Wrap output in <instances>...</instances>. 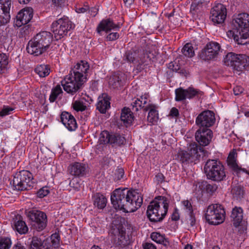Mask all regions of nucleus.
<instances>
[{"label":"nucleus","instance_id":"c756f323","mask_svg":"<svg viewBox=\"0 0 249 249\" xmlns=\"http://www.w3.org/2000/svg\"><path fill=\"white\" fill-rule=\"evenodd\" d=\"M227 161L228 164L230 168L235 173L237 176H239L241 172H247L245 169L242 168L238 165L236 162V160L234 158V154L233 153H230Z\"/></svg>","mask_w":249,"mask_h":249},{"label":"nucleus","instance_id":"09e8293b","mask_svg":"<svg viewBox=\"0 0 249 249\" xmlns=\"http://www.w3.org/2000/svg\"><path fill=\"white\" fill-rule=\"evenodd\" d=\"M181 203L187 214L194 212L193 206L190 201L188 200H185L182 201Z\"/></svg>","mask_w":249,"mask_h":249},{"label":"nucleus","instance_id":"f8f14e48","mask_svg":"<svg viewBox=\"0 0 249 249\" xmlns=\"http://www.w3.org/2000/svg\"><path fill=\"white\" fill-rule=\"evenodd\" d=\"M99 140L101 143L109 144L114 147L121 146L125 142V139L123 135L118 133L109 132L107 130L101 133Z\"/></svg>","mask_w":249,"mask_h":249},{"label":"nucleus","instance_id":"3c124183","mask_svg":"<svg viewBox=\"0 0 249 249\" xmlns=\"http://www.w3.org/2000/svg\"><path fill=\"white\" fill-rule=\"evenodd\" d=\"M205 190L206 192L211 195L214 193L218 188L217 185L214 183L208 184L207 182H205Z\"/></svg>","mask_w":249,"mask_h":249},{"label":"nucleus","instance_id":"39448f33","mask_svg":"<svg viewBox=\"0 0 249 249\" xmlns=\"http://www.w3.org/2000/svg\"><path fill=\"white\" fill-rule=\"evenodd\" d=\"M224 64L231 68L233 72L239 75L249 65V57L244 54L228 53L224 58Z\"/></svg>","mask_w":249,"mask_h":249},{"label":"nucleus","instance_id":"052dcab7","mask_svg":"<svg viewBox=\"0 0 249 249\" xmlns=\"http://www.w3.org/2000/svg\"><path fill=\"white\" fill-rule=\"evenodd\" d=\"M143 249H157L156 247L152 243L145 242L142 244Z\"/></svg>","mask_w":249,"mask_h":249},{"label":"nucleus","instance_id":"bb28decb","mask_svg":"<svg viewBox=\"0 0 249 249\" xmlns=\"http://www.w3.org/2000/svg\"><path fill=\"white\" fill-rule=\"evenodd\" d=\"M120 28V25L114 23L112 20L105 19L102 20L99 24L97 28V31L98 33L100 34L101 31L108 32L111 30L115 31L119 30Z\"/></svg>","mask_w":249,"mask_h":249},{"label":"nucleus","instance_id":"20e7f679","mask_svg":"<svg viewBox=\"0 0 249 249\" xmlns=\"http://www.w3.org/2000/svg\"><path fill=\"white\" fill-rule=\"evenodd\" d=\"M169 201L164 196H158L152 200L147 207V216L153 222L161 221L166 216Z\"/></svg>","mask_w":249,"mask_h":249},{"label":"nucleus","instance_id":"7ed1b4c3","mask_svg":"<svg viewBox=\"0 0 249 249\" xmlns=\"http://www.w3.org/2000/svg\"><path fill=\"white\" fill-rule=\"evenodd\" d=\"M53 40V35L51 33L41 31L28 42L26 50L31 54L38 56L50 48Z\"/></svg>","mask_w":249,"mask_h":249},{"label":"nucleus","instance_id":"864d4df0","mask_svg":"<svg viewBox=\"0 0 249 249\" xmlns=\"http://www.w3.org/2000/svg\"><path fill=\"white\" fill-rule=\"evenodd\" d=\"M50 191L48 189L47 187H43L41 189H40L38 192H37V196L38 197L40 198H43L44 196L48 195V194L49 193Z\"/></svg>","mask_w":249,"mask_h":249},{"label":"nucleus","instance_id":"e433bc0d","mask_svg":"<svg viewBox=\"0 0 249 249\" xmlns=\"http://www.w3.org/2000/svg\"><path fill=\"white\" fill-rule=\"evenodd\" d=\"M63 93L62 89L59 85H56L54 88H53L51 93L49 97V101L51 103L54 102Z\"/></svg>","mask_w":249,"mask_h":249},{"label":"nucleus","instance_id":"dca6fc26","mask_svg":"<svg viewBox=\"0 0 249 249\" xmlns=\"http://www.w3.org/2000/svg\"><path fill=\"white\" fill-rule=\"evenodd\" d=\"M215 122L214 113L210 110L202 111L196 119V124L200 128H209L214 124Z\"/></svg>","mask_w":249,"mask_h":249},{"label":"nucleus","instance_id":"cd10ccee","mask_svg":"<svg viewBox=\"0 0 249 249\" xmlns=\"http://www.w3.org/2000/svg\"><path fill=\"white\" fill-rule=\"evenodd\" d=\"M30 249H54L51 243L42 241L40 238L33 236L30 245Z\"/></svg>","mask_w":249,"mask_h":249},{"label":"nucleus","instance_id":"bf43d9fd","mask_svg":"<svg viewBox=\"0 0 249 249\" xmlns=\"http://www.w3.org/2000/svg\"><path fill=\"white\" fill-rule=\"evenodd\" d=\"M179 217L180 216L178 213V210L177 208H175L174 211L171 215V219L173 221H177L179 219Z\"/></svg>","mask_w":249,"mask_h":249},{"label":"nucleus","instance_id":"680f3d73","mask_svg":"<svg viewBox=\"0 0 249 249\" xmlns=\"http://www.w3.org/2000/svg\"><path fill=\"white\" fill-rule=\"evenodd\" d=\"M244 89L240 86H236L234 88L233 91L235 95H238L243 92Z\"/></svg>","mask_w":249,"mask_h":249},{"label":"nucleus","instance_id":"338daca9","mask_svg":"<svg viewBox=\"0 0 249 249\" xmlns=\"http://www.w3.org/2000/svg\"><path fill=\"white\" fill-rule=\"evenodd\" d=\"M12 249H26L25 247L22 245L20 243L18 242L16 244H15Z\"/></svg>","mask_w":249,"mask_h":249},{"label":"nucleus","instance_id":"6e6d98bb","mask_svg":"<svg viewBox=\"0 0 249 249\" xmlns=\"http://www.w3.org/2000/svg\"><path fill=\"white\" fill-rule=\"evenodd\" d=\"M13 110V108L9 107H4L0 111V116L3 117L10 113V112Z\"/></svg>","mask_w":249,"mask_h":249},{"label":"nucleus","instance_id":"2f4dec72","mask_svg":"<svg viewBox=\"0 0 249 249\" xmlns=\"http://www.w3.org/2000/svg\"><path fill=\"white\" fill-rule=\"evenodd\" d=\"M14 230L19 234H25L28 231V228L25 222L21 219V216L16 217L13 227Z\"/></svg>","mask_w":249,"mask_h":249},{"label":"nucleus","instance_id":"4d7b16f0","mask_svg":"<svg viewBox=\"0 0 249 249\" xmlns=\"http://www.w3.org/2000/svg\"><path fill=\"white\" fill-rule=\"evenodd\" d=\"M119 37V35L117 32H112L109 34L107 36V39L108 41H114L118 39Z\"/></svg>","mask_w":249,"mask_h":249},{"label":"nucleus","instance_id":"2eb2a0df","mask_svg":"<svg viewBox=\"0 0 249 249\" xmlns=\"http://www.w3.org/2000/svg\"><path fill=\"white\" fill-rule=\"evenodd\" d=\"M220 49V46L219 43L216 42H210L207 43L199 53V57L205 61L213 60L217 56Z\"/></svg>","mask_w":249,"mask_h":249},{"label":"nucleus","instance_id":"774afa93","mask_svg":"<svg viewBox=\"0 0 249 249\" xmlns=\"http://www.w3.org/2000/svg\"><path fill=\"white\" fill-rule=\"evenodd\" d=\"M161 244L164 245L165 247H167L170 245V243L167 238H165L164 236V239H163V242H161Z\"/></svg>","mask_w":249,"mask_h":249},{"label":"nucleus","instance_id":"f704fd0d","mask_svg":"<svg viewBox=\"0 0 249 249\" xmlns=\"http://www.w3.org/2000/svg\"><path fill=\"white\" fill-rule=\"evenodd\" d=\"M123 60L128 63H132L134 65H139L143 62H140L137 57V53L135 51H128L124 54Z\"/></svg>","mask_w":249,"mask_h":249},{"label":"nucleus","instance_id":"5fc2aeb1","mask_svg":"<svg viewBox=\"0 0 249 249\" xmlns=\"http://www.w3.org/2000/svg\"><path fill=\"white\" fill-rule=\"evenodd\" d=\"M164 177L161 173L157 174L155 178L154 181L158 184H161L164 181Z\"/></svg>","mask_w":249,"mask_h":249},{"label":"nucleus","instance_id":"a18cd8bd","mask_svg":"<svg viewBox=\"0 0 249 249\" xmlns=\"http://www.w3.org/2000/svg\"><path fill=\"white\" fill-rule=\"evenodd\" d=\"M164 235L161 234L159 232H154L151 234V238L155 242L160 244L161 242H163L164 239Z\"/></svg>","mask_w":249,"mask_h":249},{"label":"nucleus","instance_id":"a19ab883","mask_svg":"<svg viewBox=\"0 0 249 249\" xmlns=\"http://www.w3.org/2000/svg\"><path fill=\"white\" fill-rule=\"evenodd\" d=\"M12 245L11 239L6 237H0V249H10Z\"/></svg>","mask_w":249,"mask_h":249},{"label":"nucleus","instance_id":"4468645a","mask_svg":"<svg viewBox=\"0 0 249 249\" xmlns=\"http://www.w3.org/2000/svg\"><path fill=\"white\" fill-rule=\"evenodd\" d=\"M110 233L114 236L115 242L118 245L125 246L127 244V241L125 238V229L119 219H115L112 221Z\"/></svg>","mask_w":249,"mask_h":249},{"label":"nucleus","instance_id":"c9c22d12","mask_svg":"<svg viewBox=\"0 0 249 249\" xmlns=\"http://www.w3.org/2000/svg\"><path fill=\"white\" fill-rule=\"evenodd\" d=\"M231 193L233 197L237 200L241 199L243 197L245 194L244 187L239 185H236L232 186Z\"/></svg>","mask_w":249,"mask_h":249},{"label":"nucleus","instance_id":"13d9d810","mask_svg":"<svg viewBox=\"0 0 249 249\" xmlns=\"http://www.w3.org/2000/svg\"><path fill=\"white\" fill-rule=\"evenodd\" d=\"M124 176V171L122 168H118L115 172V176L117 180H121Z\"/></svg>","mask_w":249,"mask_h":249},{"label":"nucleus","instance_id":"c85d7f7f","mask_svg":"<svg viewBox=\"0 0 249 249\" xmlns=\"http://www.w3.org/2000/svg\"><path fill=\"white\" fill-rule=\"evenodd\" d=\"M148 110H149L147 116L148 122L153 124L157 123L159 119V114L156 106L149 104L144 108V111H147Z\"/></svg>","mask_w":249,"mask_h":249},{"label":"nucleus","instance_id":"f03ea898","mask_svg":"<svg viewBox=\"0 0 249 249\" xmlns=\"http://www.w3.org/2000/svg\"><path fill=\"white\" fill-rule=\"evenodd\" d=\"M231 24V29L227 32L228 36L238 44H246L249 37V15L243 13L234 15Z\"/></svg>","mask_w":249,"mask_h":249},{"label":"nucleus","instance_id":"69168bd1","mask_svg":"<svg viewBox=\"0 0 249 249\" xmlns=\"http://www.w3.org/2000/svg\"><path fill=\"white\" fill-rule=\"evenodd\" d=\"M89 8L88 7L86 6L84 7L76 8V11L78 13H83L86 12Z\"/></svg>","mask_w":249,"mask_h":249},{"label":"nucleus","instance_id":"f257e3e1","mask_svg":"<svg viewBox=\"0 0 249 249\" xmlns=\"http://www.w3.org/2000/svg\"><path fill=\"white\" fill-rule=\"evenodd\" d=\"M111 201L115 209L129 213L135 212L138 209L142 203L143 199L141 194L135 190L119 188L112 193Z\"/></svg>","mask_w":249,"mask_h":249},{"label":"nucleus","instance_id":"37998d69","mask_svg":"<svg viewBox=\"0 0 249 249\" xmlns=\"http://www.w3.org/2000/svg\"><path fill=\"white\" fill-rule=\"evenodd\" d=\"M202 6V2L200 0H195L192 3L190 7V12L195 15L197 10L201 8Z\"/></svg>","mask_w":249,"mask_h":249},{"label":"nucleus","instance_id":"ea45409f","mask_svg":"<svg viewBox=\"0 0 249 249\" xmlns=\"http://www.w3.org/2000/svg\"><path fill=\"white\" fill-rule=\"evenodd\" d=\"M169 68L172 69L173 71L178 73L181 76H186L187 75V72L186 70L180 68L178 65H175L173 62H171L169 64Z\"/></svg>","mask_w":249,"mask_h":249},{"label":"nucleus","instance_id":"412c9836","mask_svg":"<svg viewBox=\"0 0 249 249\" xmlns=\"http://www.w3.org/2000/svg\"><path fill=\"white\" fill-rule=\"evenodd\" d=\"M11 0H0V26L5 25L10 19Z\"/></svg>","mask_w":249,"mask_h":249},{"label":"nucleus","instance_id":"b1692460","mask_svg":"<svg viewBox=\"0 0 249 249\" xmlns=\"http://www.w3.org/2000/svg\"><path fill=\"white\" fill-rule=\"evenodd\" d=\"M60 119L62 123L69 130L74 131L77 127L75 119L73 115L68 112H62Z\"/></svg>","mask_w":249,"mask_h":249},{"label":"nucleus","instance_id":"a878e982","mask_svg":"<svg viewBox=\"0 0 249 249\" xmlns=\"http://www.w3.org/2000/svg\"><path fill=\"white\" fill-rule=\"evenodd\" d=\"M110 97L106 93H102L98 98L96 108L102 114L106 113L107 110L110 107Z\"/></svg>","mask_w":249,"mask_h":249},{"label":"nucleus","instance_id":"58836bf2","mask_svg":"<svg viewBox=\"0 0 249 249\" xmlns=\"http://www.w3.org/2000/svg\"><path fill=\"white\" fill-rule=\"evenodd\" d=\"M35 71L40 77H44L50 73V68L48 65H40L36 67Z\"/></svg>","mask_w":249,"mask_h":249},{"label":"nucleus","instance_id":"8fccbe9b","mask_svg":"<svg viewBox=\"0 0 249 249\" xmlns=\"http://www.w3.org/2000/svg\"><path fill=\"white\" fill-rule=\"evenodd\" d=\"M51 242L49 243L51 244L53 247H54V249L58 247L59 245V236L58 234L55 233L52 234L51 236Z\"/></svg>","mask_w":249,"mask_h":249},{"label":"nucleus","instance_id":"5701e85b","mask_svg":"<svg viewBox=\"0 0 249 249\" xmlns=\"http://www.w3.org/2000/svg\"><path fill=\"white\" fill-rule=\"evenodd\" d=\"M199 91L193 87H189L185 89L182 88H178L175 90V100L178 102L185 100L186 98H193L197 95Z\"/></svg>","mask_w":249,"mask_h":249},{"label":"nucleus","instance_id":"e2e57ef3","mask_svg":"<svg viewBox=\"0 0 249 249\" xmlns=\"http://www.w3.org/2000/svg\"><path fill=\"white\" fill-rule=\"evenodd\" d=\"M170 115L173 117H178L179 116V111L176 107H173L170 112Z\"/></svg>","mask_w":249,"mask_h":249},{"label":"nucleus","instance_id":"4c0bfd02","mask_svg":"<svg viewBox=\"0 0 249 249\" xmlns=\"http://www.w3.org/2000/svg\"><path fill=\"white\" fill-rule=\"evenodd\" d=\"M181 52L184 55L189 58L193 57L195 54L193 45L189 43H186L183 46Z\"/></svg>","mask_w":249,"mask_h":249},{"label":"nucleus","instance_id":"0eeeda50","mask_svg":"<svg viewBox=\"0 0 249 249\" xmlns=\"http://www.w3.org/2000/svg\"><path fill=\"white\" fill-rule=\"evenodd\" d=\"M205 150L196 143L190 144L188 150H182L178 153V157L180 161L184 164L187 165L190 163L198 162L201 156L204 155Z\"/></svg>","mask_w":249,"mask_h":249},{"label":"nucleus","instance_id":"423d86ee","mask_svg":"<svg viewBox=\"0 0 249 249\" xmlns=\"http://www.w3.org/2000/svg\"><path fill=\"white\" fill-rule=\"evenodd\" d=\"M204 171L207 178L213 181L220 182L226 180L224 167L220 161L216 160H208L204 167Z\"/></svg>","mask_w":249,"mask_h":249},{"label":"nucleus","instance_id":"1a4fd4ad","mask_svg":"<svg viewBox=\"0 0 249 249\" xmlns=\"http://www.w3.org/2000/svg\"><path fill=\"white\" fill-rule=\"evenodd\" d=\"M205 217L210 225H217L223 223L225 218V211L219 204L209 205L205 212Z\"/></svg>","mask_w":249,"mask_h":249},{"label":"nucleus","instance_id":"603ef678","mask_svg":"<svg viewBox=\"0 0 249 249\" xmlns=\"http://www.w3.org/2000/svg\"><path fill=\"white\" fill-rule=\"evenodd\" d=\"M166 16L175 25H178L179 24L178 20H176L175 19H178L179 18V15L175 14V9L169 14H166Z\"/></svg>","mask_w":249,"mask_h":249},{"label":"nucleus","instance_id":"473e14b6","mask_svg":"<svg viewBox=\"0 0 249 249\" xmlns=\"http://www.w3.org/2000/svg\"><path fill=\"white\" fill-rule=\"evenodd\" d=\"M93 204L98 209H104L107 204V200L106 197L99 193L94 194L92 196Z\"/></svg>","mask_w":249,"mask_h":249},{"label":"nucleus","instance_id":"9d476101","mask_svg":"<svg viewBox=\"0 0 249 249\" xmlns=\"http://www.w3.org/2000/svg\"><path fill=\"white\" fill-rule=\"evenodd\" d=\"M74 25L67 17H63L53 22L51 31L54 37L58 40L67 35L68 31L74 28Z\"/></svg>","mask_w":249,"mask_h":249},{"label":"nucleus","instance_id":"0e129e2a","mask_svg":"<svg viewBox=\"0 0 249 249\" xmlns=\"http://www.w3.org/2000/svg\"><path fill=\"white\" fill-rule=\"evenodd\" d=\"M53 3L58 6L61 7L66 2V0H52Z\"/></svg>","mask_w":249,"mask_h":249},{"label":"nucleus","instance_id":"79ce46f5","mask_svg":"<svg viewBox=\"0 0 249 249\" xmlns=\"http://www.w3.org/2000/svg\"><path fill=\"white\" fill-rule=\"evenodd\" d=\"M8 64V58L5 53H0V73L3 72Z\"/></svg>","mask_w":249,"mask_h":249},{"label":"nucleus","instance_id":"de8ad7c7","mask_svg":"<svg viewBox=\"0 0 249 249\" xmlns=\"http://www.w3.org/2000/svg\"><path fill=\"white\" fill-rule=\"evenodd\" d=\"M131 105L132 106V110L134 111H138L139 110V108L140 109L145 107L146 106H143L142 105V102L141 101V99L139 98H137L134 101H133L131 103Z\"/></svg>","mask_w":249,"mask_h":249},{"label":"nucleus","instance_id":"49530a36","mask_svg":"<svg viewBox=\"0 0 249 249\" xmlns=\"http://www.w3.org/2000/svg\"><path fill=\"white\" fill-rule=\"evenodd\" d=\"M73 109L76 111H82L86 110L87 107L82 102L76 101L72 104Z\"/></svg>","mask_w":249,"mask_h":249},{"label":"nucleus","instance_id":"ddd939ff","mask_svg":"<svg viewBox=\"0 0 249 249\" xmlns=\"http://www.w3.org/2000/svg\"><path fill=\"white\" fill-rule=\"evenodd\" d=\"M84 83L82 80H80L75 76H73L72 75V72L70 71L61 81V85L65 91L74 95L81 89Z\"/></svg>","mask_w":249,"mask_h":249},{"label":"nucleus","instance_id":"a211bd4d","mask_svg":"<svg viewBox=\"0 0 249 249\" xmlns=\"http://www.w3.org/2000/svg\"><path fill=\"white\" fill-rule=\"evenodd\" d=\"M213 137V131L209 128H199L195 133L196 140L202 146L209 144Z\"/></svg>","mask_w":249,"mask_h":249},{"label":"nucleus","instance_id":"9b49d317","mask_svg":"<svg viewBox=\"0 0 249 249\" xmlns=\"http://www.w3.org/2000/svg\"><path fill=\"white\" fill-rule=\"evenodd\" d=\"M27 215L30 221L32 228L37 231H43L47 225V216L42 211L31 210L27 212Z\"/></svg>","mask_w":249,"mask_h":249},{"label":"nucleus","instance_id":"6e6552de","mask_svg":"<svg viewBox=\"0 0 249 249\" xmlns=\"http://www.w3.org/2000/svg\"><path fill=\"white\" fill-rule=\"evenodd\" d=\"M35 183L32 174L27 170L16 173L12 180L14 189L20 191L30 190Z\"/></svg>","mask_w":249,"mask_h":249},{"label":"nucleus","instance_id":"393cba45","mask_svg":"<svg viewBox=\"0 0 249 249\" xmlns=\"http://www.w3.org/2000/svg\"><path fill=\"white\" fill-rule=\"evenodd\" d=\"M243 210L241 207L235 206L232 208L231 218L233 223V225L237 228L243 225L245 221L243 219Z\"/></svg>","mask_w":249,"mask_h":249},{"label":"nucleus","instance_id":"6ab92c4d","mask_svg":"<svg viewBox=\"0 0 249 249\" xmlns=\"http://www.w3.org/2000/svg\"><path fill=\"white\" fill-rule=\"evenodd\" d=\"M68 172L75 177H84L89 172V166L84 163L74 162L68 166Z\"/></svg>","mask_w":249,"mask_h":249},{"label":"nucleus","instance_id":"c03bdc74","mask_svg":"<svg viewBox=\"0 0 249 249\" xmlns=\"http://www.w3.org/2000/svg\"><path fill=\"white\" fill-rule=\"evenodd\" d=\"M186 221L191 227H194L196 225V218L194 212L187 213V215L186 216Z\"/></svg>","mask_w":249,"mask_h":249},{"label":"nucleus","instance_id":"aec40b11","mask_svg":"<svg viewBox=\"0 0 249 249\" xmlns=\"http://www.w3.org/2000/svg\"><path fill=\"white\" fill-rule=\"evenodd\" d=\"M89 68V66L87 61L81 60L74 66V68L70 71L72 72V75L73 76H75L85 82L87 80V72Z\"/></svg>","mask_w":249,"mask_h":249},{"label":"nucleus","instance_id":"7c9ffc66","mask_svg":"<svg viewBox=\"0 0 249 249\" xmlns=\"http://www.w3.org/2000/svg\"><path fill=\"white\" fill-rule=\"evenodd\" d=\"M122 77V74L119 73H113L109 79L108 84L109 86L114 89H118L123 86L124 81Z\"/></svg>","mask_w":249,"mask_h":249},{"label":"nucleus","instance_id":"f3484780","mask_svg":"<svg viewBox=\"0 0 249 249\" xmlns=\"http://www.w3.org/2000/svg\"><path fill=\"white\" fill-rule=\"evenodd\" d=\"M227 16V9L221 3L215 4L211 10L210 18L214 24L223 23Z\"/></svg>","mask_w":249,"mask_h":249},{"label":"nucleus","instance_id":"4be33fe9","mask_svg":"<svg viewBox=\"0 0 249 249\" xmlns=\"http://www.w3.org/2000/svg\"><path fill=\"white\" fill-rule=\"evenodd\" d=\"M33 9L30 7H26L21 10L16 17V25L18 27L27 24L32 18Z\"/></svg>","mask_w":249,"mask_h":249},{"label":"nucleus","instance_id":"72a5a7b5","mask_svg":"<svg viewBox=\"0 0 249 249\" xmlns=\"http://www.w3.org/2000/svg\"><path fill=\"white\" fill-rule=\"evenodd\" d=\"M120 118L126 126L131 125L134 120L133 113L129 108L126 107L122 109Z\"/></svg>","mask_w":249,"mask_h":249}]
</instances>
